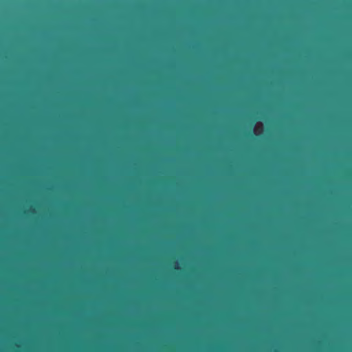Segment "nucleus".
<instances>
[{
  "mask_svg": "<svg viewBox=\"0 0 352 352\" xmlns=\"http://www.w3.org/2000/svg\"><path fill=\"white\" fill-rule=\"evenodd\" d=\"M174 268H175V269H178V266H177V263H176V265H175V266H174Z\"/></svg>",
  "mask_w": 352,
  "mask_h": 352,
  "instance_id": "f257e3e1",
  "label": "nucleus"
}]
</instances>
